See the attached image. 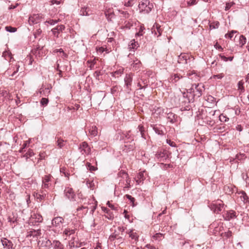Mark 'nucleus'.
<instances>
[{"label": "nucleus", "instance_id": "obj_31", "mask_svg": "<svg viewBox=\"0 0 249 249\" xmlns=\"http://www.w3.org/2000/svg\"><path fill=\"white\" fill-rule=\"evenodd\" d=\"M219 119L221 122H226L229 121V118L224 114H221L219 116Z\"/></svg>", "mask_w": 249, "mask_h": 249}, {"label": "nucleus", "instance_id": "obj_48", "mask_svg": "<svg viewBox=\"0 0 249 249\" xmlns=\"http://www.w3.org/2000/svg\"><path fill=\"white\" fill-rule=\"evenodd\" d=\"M237 33L236 31L232 30L231 32H230L229 33L226 34L225 35V36L226 38H229L231 39L232 37L233 34L235 33Z\"/></svg>", "mask_w": 249, "mask_h": 249}, {"label": "nucleus", "instance_id": "obj_28", "mask_svg": "<svg viewBox=\"0 0 249 249\" xmlns=\"http://www.w3.org/2000/svg\"><path fill=\"white\" fill-rule=\"evenodd\" d=\"M133 26V23L131 21H125L124 23V25L121 27V29H130L131 27Z\"/></svg>", "mask_w": 249, "mask_h": 249}, {"label": "nucleus", "instance_id": "obj_62", "mask_svg": "<svg viewBox=\"0 0 249 249\" xmlns=\"http://www.w3.org/2000/svg\"><path fill=\"white\" fill-rule=\"evenodd\" d=\"M167 143L169 144L171 146L176 147V144L175 142L170 140H167Z\"/></svg>", "mask_w": 249, "mask_h": 249}, {"label": "nucleus", "instance_id": "obj_63", "mask_svg": "<svg viewBox=\"0 0 249 249\" xmlns=\"http://www.w3.org/2000/svg\"><path fill=\"white\" fill-rule=\"evenodd\" d=\"M101 74L100 71H96L94 72L93 75L97 79H99V77Z\"/></svg>", "mask_w": 249, "mask_h": 249}, {"label": "nucleus", "instance_id": "obj_7", "mask_svg": "<svg viewBox=\"0 0 249 249\" xmlns=\"http://www.w3.org/2000/svg\"><path fill=\"white\" fill-rule=\"evenodd\" d=\"M64 195L66 197L70 200L71 201H74L75 194L71 188L67 187L64 191Z\"/></svg>", "mask_w": 249, "mask_h": 249}, {"label": "nucleus", "instance_id": "obj_61", "mask_svg": "<svg viewBox=\"0 0 249 249\" xmlns=\"http://www.w3.org/2000/svg\"><path fill=\"white\" fill-rule=\"evenodd\" d=\"M88 169L90 171H94L95 170V168L92 166L90 163L87 162V163Z\"/></svg>", "mask_w": 249, "mask_h": 249}, {"label": "nucleus", "instance_id": "obj_47", "mask_svg": "<svg viewBox=\"0 0 249 249\" xmlns=\"http://www.w3.org/2000/svg\"><path fill=\"white\" fill-rule=\"evenodd\" d=\"M137 178H138V180H140V182L142 181L144 179V172H140L139 173L138 176H137Z\"/></svg>", "mask_w": 249, "mask_h": 249}, {"label": "nucleus", "instance_id": "obj_8", "mask_svg": "<svg viewBox=\"0 0 249 249\" xmlns=\"http://www.w3.org/2000/svg\"><path fill=\"white\" fill-rule=\"evenodd\" d=\"M42 16L40 14H33L29 18V22L30 24H37L41 21Z\"/></svg>", "mask_w": 249, "mask_h": 249}, {"label": "nucleus", "instance_id": "obj_30", "mask_svg": "<svg viewBox=\"0 0 249 249\" xmlns=\"http://www.w3.org/2000/svg\"><path fill=\"white\" fill-rule=\"evenodd\" d=\"M74 232H75L74 230L67 228L64 230L63 233L67 236H70L71 234H74Z\"/></svg>", "mask_w": 249, "mask_h": 249}, {"label": "nucleus", "instance_id": "obj_25", "mask_svg": "<svg viewBox=\"0 0 249 249\" xmlns=\"http://www.w3.org/2000/svg\"><path fill=\"white\" fill-rule=\"evenodd\" d=\"M131 143L129 144H125L124 145V147H125V148H124L123 149V150H125L126 152H127L128 151H131V150H133L134 148H135V146H134V143L132 142H130Z\"/></svg>", "mask_w": 249, "mask_h": 249}, {"label": "nucleus", "instance_id": "obj_55", "mask_svg": "<svg viewBox=\"0 0 249 249\" xmlns=\"http://www.w3.org/2000/svg\"><path fill=\"white\" fill-rule=\"evenodd\" d=\"M155 34L156 35L157 34V33L159 34L158 36H160L161 34V30L160 26H158V25H156V30H154Z\"/></svg>", "mask_w": 249, "mask_h": 249}, {"label": "nucleus", "instance_id": "obj_3", "mask_svg": "<svg viewBox=\"0 0 249 249\" xmlns=\"http://www.w3.org/2000/svg\"><path fill=\"white\" fill-rule=\"evenodd\" d=\"M224 204L221 200H217L216 201L210 204L209 207L214 213H219L224 208Z\"/></svg>", "mask_w": 249, "mask_h": 249}, {"label": "nucleus", "instance_id": "obj_19", "mask_svg": "<svg viewBox=\"0 0 249 249\" xmlns=\"http://www.w3.org/2000/svg\"><path fill=\"white\" fill-rule=\"evenodd\" d=\"M130 131L126 132L125 134H124V137H123V139L125 143H127L128 142H132L134 140L133 137L130 134Z\"/></svg>", "mask_w": 249, "mask_h": 249}, {"label": "nucleus", "instance_id": "obj_34", "mask_svg": "<svg viewBox=\"0 0 249 249\" xmlns=\"http://www.w3.org/2000/svg\"><path fill=\"white\" fill-rule=\"evenodd\" d=\"M51 178L52 176L51 175H45L42 178V182L50 183V182L51 181Z\"/></svg>", "mask_w": 249, "mask_h": 249}, {"label": "nucleus", "instance_id": "obj_46", "mask_svg": "<svg viewBox=\"0 0 249 249\" xmlns=\"http://www.w3.org/2000/svg\"><path fill=\"white\" fill-rule=\"evenodd\" d=\"M5 30L10 33H14L15 32L17 29L15 27H13L11 26H6L5 27Z\"/></svg>", "mask_w": 249, "mask_h": 249}, {"label": "nucleus", "instance_id": "obj_33", "mask_svg": "<svg viewBox=\"0 0 249 249\" xmlns=\"http://www.w3.org/2000/svg\"><path fill=\"white\" fill-rule=\"evenodd\" d=\"M118 176L119 177H121V178H127L128 177L127 173L124 170L120 171L119 172V173L118 174Z\"/></svg>", "mask_w": 249, "mask_h": 249}, {"label": "nucleus", "instance_id": "obj_6", "mask_svg": "<svg viewBox=\"0 0 249 249\" xmlns=\"http://www.w3.org/2000/svg\"><path fill=\"white\" fill-rule=\"evenodd\" d=\"M171 153L165 149L160 150L157 151L156 157L160 161H164L167 158L169 157Z\"/></svg>", "mask_w": 249, "mask_h": 249}, {"label": "nucleus", "instance_id": "obj_4", "mask_svg": "<svg viewBox=\"0 0 249 249\" xmlns=\"http://www.w3.org/2000/svg\"><path fill=\"white\" fill-rule=\"evenodd\" d=\"M194 58L191 57L188 54L181 53L178 56V62L180 64L191 65V62L193 61Z\"/></svg>", "mask_w": 249, "mask_h": 249}, {"label": "nucleus", "instance_id": "obj_20", "mask_svg": "<svg viewBox=\"0 0 249 249\" xmlns=\"http://www.w3.org/2000/svg\"><path fill=\"white\" fill-rule=\"evenodd\" d=\"M55 139H57L56 142V144L58 148H62L65 145V143L67 142V141L63 140L60 137H56Z\"/></svg>", "mask_w": 249, "mask_h": 249}, {"label": "nucleus", "instance_id": "obj_15", "mask_svg": "<svg viewBox=\"0 0 249 249\" xmlns=\"http://www.w3.org/2000/svg\"><path fill=\"white\" fill-rule=\"evenodd\" d=\"M65 29V27L64 25H58L56 27L52 29V32L53 34L55 36L57 37H58V34L60 32H63Z\"/></svg>", "mask_w": 249, "mask_h": 249}, {"label": "nucleus", "instance_id": "obj_22", "mask_svg": "<svg viewBox=\"0 0 249 249\" xmlns=\"http://www.w3.org/2000/svg\"><path fill=\"white\" fill-rule=\"evenodd\" d=\"M104 212L107 214L106 215V217L109 220H112L114 218V214L109 209L107 208H104Z\"/></svg>", "mask_w": 249, "mask_h": 249}, {"label": "nucleus", "instance_id": "obj_40", "mask_svg": "<svg viewBox=\"0 0 249 249\" xmlns=\"http://www.w3.org/2000/svg\"><path fill=\"white\" fill-rule=\"evenodd\" d=\"M219 22L218 21H214L210 24V28L211 29H217L219 26Z\"/></svg>", "mask_w": 249, "mask_h": 249}, {"label": "nucleus", "instance_id": "obj_17", "mask_svg": "<svg viewBox=\"0 0 249 249\" xmlns=\"http://www.w3.org/2000/svg\"><path fill=\"white\" fill-rule=\"evenodd\" d=\"M167 119L171 123H174L177 121L178 115L172 112L167 113Z\"/></svg>", "mask_w": 249, "mask_h": 249}, {"label": "nucleus", "instance_id": "obj_50", "mask_svg": "<svg viewBox=\"0 0 249 249\" xmlns=\"http://www.w3.org/2000/svg\"><path fill=\"white\" fill-rule=\"evenodd\" d=\"M0 94L2 96H3L5 98H9V93L8 91L5 90H3L1 91Z\"/></svg>", "mask_w": 249, "mask_h": 249}, {"label": "nucleus", "instance_id": "obj_21", "mask_svg": "<svg viewBox=\"0 0 249 249\" xmlns=\"http://www.w3.org/2000/svg\"><path fill=\"white\" fill-rule=\"evenodd\" d=\"M53 249H64V246L58 240H53L52 243V246Z\"/></svg>", "mask_w": 249, "mask_h": 249}, {"label": "nucleus", "instance_id": "obj_18", "mask_svg": "<svg viewBox=\"0 0 249 249\" xmlns=\"http://www.w3.org/2000/svg\"><path fill=\"white\" fill-rule=\"evenodd\" d=\"M142 65L141 62L138 59L133 61V63L131 64V69L133 71L139 70Z\"/></svg>", "mask_w": 249, "mask_h": 249}, {"label": "nucleus", "instance_id": "obj_2", "mask_svg": "<svg viewBox=\"0 0 249 249\" xmlns=\"http://www.w3.org/2000/svg\"><path fill=\"white\" fill-rule=\"evenodd\" d=\"M153 8V4L148 0H142L139 4V8L140 12H143L145 13H149Z\"/></svg>", "mask_w": 249, "mask_h": 249}, {"label": "nucleus", "instance_id": "obj_43", "mask_svg": "<svg viewBox=\"0 0 249 249\" xmlns=\"http://www.w3.org/2000/svg\"><path fill=\"white\" fill-rule=\"evenodd\" d=\"M246 42V37L243 36V35L240 36H239V45H241V46H242L244 45Z\"/></svg>", "mask_w": 249, "mask_h": 249}, {"label": "nucleus", "instance_id": "obj_51", "mask_svg": "<svg viewBox=\"0 0 249 249\" xmlns=\"http://www.w3.org/2000/svg\"><path fill=\"white\" fill-rule=\"evenodd\" d=\"M138 128L139 129V131L141 133V135L142 136V137L144 138V127L142 125H139L138 126Z\"/></svg>", "mask_w": 249, "mask_h": 249}, {"label": "nucleus", "instance_id": "obj_56", "mask_svg": "<svg viewBox=\"0 0 249 249\" xmlns=\"http://www.w3.org/2000/svg\"><path fill=\"white\" fill-rule=\"evenodd\" d=\"M234 4V2H228L226 4L225 9L226 11L229 10L231 7Z\"/></svg>", "mask_w": 249, "mask_h": 249}, {"label": "nucleus", "instance_id": "obj_44", "mask_svg": "<svg viewBox=\"0 0 249 249\" xmlns=\"http://www.w3.org/2000/svg\"><path fill=\"white\" fill-rule=\"evenodd\" d=\"M246 158V156L245 154L240 153V154H237L236 155L235 159H237L238 160H241L245 159Z\"/></svg>", "mask_w": 249, "mask_h": 249}, {"label": "nucleus", "instance_id": "obj_49", "mask_svg": "<svg viewBox=\"0 0 249 249\" xmlns=\"http://www.w3.org/2000/svg\"><path fill=\"white\" fill-rule=\"evenodd\" d=\"M154 130H155V132L158 134V135H164V132L163 130H160L159 128L157 127H154Z\"/></svg>", "mask_w": 249, "mask_h": 249}, {"label": "nucleus", "instance_id": "obj_26", "mask_svg": "<svg viewBox=\"0 0 249 249\" xmlns=\"http://www.w3.org/2000/svg\"><path fill=\"white\" fill-rule=\"evenodd\" d=\"M243 85L244 82L242 80L239 81L237 84L238 89L240 91V93H242L245 91V88Z\"/></svg>", "mask_w": 249, "mask_h": 249}, {"label": "nucleus", "instance_id": "obj_54", "mask_svg": "<svg viewBox=\"0 0 249 249\" xmlns=\"http://www.w3.org/2000/svg\"><path fill=\"white\" fill-rule=\"evenodd\" d=\"M49 102L47 98H42L41 100L40 103L42 106H46Z\"/></svg>", "mask_w": 249, "mask_h": 249}, {"label": "nucleus", "instance_id": "obj_32", "mask_svg": "<svg viewBox=\"0 0 249 249\" xmlns=\"http://www.w3.org/2000/svg\"><path fill=\"white\" fill-rule=\"evenodd\" d=\"M145 28L143 26L141 25L139 30V32L136 34V37L141 36L143 35V30Z\"/></svg>", "mask_w": 249, "mask_h": 249}, {"label": "nucleus", "instance_id": "obj_13", "mask_svg": "<svg viewBox=\"0 0 249 249\" xmlns=\"http://www.w3.org/2000/svg\"><path fill=\"white\" fill-rule=\"evenodd\" d=\"M41 234V230L38 229L37 230H35L34 229H31V230L27 231L26 237L27 238L33 237H38L40 236Z\"/></svg>", "mask_w": 249, "mask_h": 249}, {"label": "nucleus", "instance_id": "obj_37", "mask_svg": "<svg viewBox=\"0 0 249 249\" xmlns=\"http://www.w3.org/2000/svg\"><path fill=\"white\" fill-rule=\"evenodd\" d=\"M34 155V153L32 149H29L28 152L23 155V157L26 158V159L27 160L29 157H32Z\"/></svg>", "mask_w": 249, "mask_h": 249}, {"label": "nucleus", "instance_id": "obj_57", "mask_svg": "<svg viewBox=\"0 0 249 249\" xmlns=\"http://www.w3.org/2000/svg\"><path fill=\"white\" fill-rule=\"evenodd\" d=\"M224 76V74L223 73H220V74H218L213 75V78H214V79L217 78V79H221Z\"/></svg>", "mask_w": 249, "mask_h": 249}, {"label": "nucleus", "instance_id": "obj_16", "mask_svg": "<svg viewBox=\"0 0 249 249\" xmlns=\"http://www.w3.org/2000/svg\"><path fill=\"white\" fill-rule=\"evenodd\" d=\"M46 192L45 190L40 191V193H35L34 196L39 201H41L45 199L46 196Z\"/></svg>", "mask_w": 249, "mask_h": 249}, {"label": "nucleus", "instance_id": "obj_45", "mask_svg": "<svg viewBox=\"0 0 249 249\" xmlns=\"http://www.w3.org/2000/svg\"><path fill=\"white\" fill-rule=\"evenodd\" d=\"M138 43L137 42H135V40L133 39V40L131 41V44L129 45V48L130 49H136L138 47Z\"/></svg>", "mask_w": 249, "mask_h": 249}, {"label": "nucleus", "instance_id": "obj_58", "mask_svg": "<svg viewBox=\"0 0 249 249\" xmlns=\"http://www.w3.org/2000/svg\"><path fill=\"white\" fill-rule=\"evenodd\" d=\"M197 2V0H190L187 2V4L188 5H193L196 4Z\"/></svg>", "mask_w": 249, "mask_h": 249}, {"label": "nucleus", "instance_id": "obj_39", "mask_svg": "<svg viewBox=\"0 0 249 249\" xmlns=\"http://www.w3.org/2000/svg\"><path fill=\"white\" fill-rule=\"evenodd\" d=\"M88 7H83L81 9L80 11V14L82 16H88L89 15L88 12L87 11Z\"/></svg>", "mask_w": 249, "mask_h": 249}, {"label": "nucleus", "instance_id": "obj_42", "mask_svg": "<svg viewBox=\"0 0 249 249\" xmlns=\"http://www.w3.org/2000/svg\"><path fill=\"white\" fill-rule=\"evenodd\" d=\"M119 236V234L116 233V231H115L109 237V239L111 241H114L115 239L117 240V237Z\"/></svg>", "mask_w": 249, "mask_h": 249}, {"label": "nucleus", "instance_id": "obj_23", "mask_svg": "<svg viewBox=\"0 0 249 249\" xmlns=\"http://www.w3.org/2000/svg\"><path fill=\"white\" fill-rule=\"evenodd\" d=\"M31 217L32 219H34L35 220L36 222L40 223L43 220V217L40 214L34 213L33 215H31Z\"/></svg>", "mask_w": 249, "mask_h": 249}, {"label": "nucleus", "instance_id": "obj_9", "mask_svg": "<svg viewBox=\"0 0 249 249\" xmlns=\"http://www.w3.org/2000/svg\"><path fill=\"white\" fill-rule=\"evenodd\" d=\"M79 149L82 154L88 155L90 152V148L86 142H83L80 144Z\"/></svg>", "mask_w": 249, "mask_h": 249}, {"label": "nucleus", "instance_id": "obj_12", "mask_svg": "<svg viewBox=\"0 0 249 249\" xmlns=\"http://www.w3.org/2000/svg\"><path fill=\"white\" fill-rule=\"evenodd\" d=\"M184 77L183 75H181L179 73H173L171 75V76L169 78V81L171 83L174 84H177L180 79L183 78Z\"/></svg>", "mask_w": 249, "mask_h": 249}, {"label": "nucleus", "instance_id": "obj_35", "mask_svg": "<svg viewBox=\"0 0 249 249\" xmlns=\"http://www.w3.org/2000/svg\"><path fill=\"white\" fill-rule=\"evenodd\" d=\"M129 237L135 241L138 240V236L136 232H134L133 231H131L129 233Z\"/></svg>", "mask_w": 249, "mask_h": 249}, {"label": "nucleus", "instance_id": "obj_24", "mask_svg": "<svg viewBox=\"0 0 249 249\" xmlns=\"http://www.w3.org/2000/svg\"><path fill=\"white\" fill-rule=\"evenodd\" d=\"M41 245L42 247L50 248L52 246V243L49 239H45L42 240Z\"/></svg>", "mask_w": 249, "mask_h": 249}, {"label": "nucleus", "instance_id": "obj_14", "mask_svg": "<svg viewBox=\"0 0 249 249\" xmlns=\"http://www.w3.org/2000/svg\"><path fill=\"white\" fill-rule=\"evenodd\" d=\"M1 242L4 248L6 249H13V243L5 238L1 239Z\"/></svg>", "mask_w": 249, "mask_h": 249}, {"label": "nucleus", "instance_id": "obj_11", "mask_svg": "<svg viewBox=\"0 0 249 249\" xmlns=\"http://www.w3.org/2000/svg\"><path fill=\"white\" fill-rule=\"evenodd\" d=\"M237 217L236 213L233 210L226 211L223 214V217L225 220L230 221L231 219L235 218Z\"/></svg>", "mask_w": 249, "mask_h": 249}, {"label": "nucleus", "instance_id": "obj_27", "mask_svg": "<svg viewBox=\"0 0 249 249\" xmlns=\"http://www.w3.org/2000/svg\"><path fill=\"white\" fill-rule=\"evenodd\" d=\"M89 132L90 135L93 136H95L98 134L97 128L96 126H92L89 130Z\"/></svg>", "mask_w": 249, "mask_h": 249}, {"label": "nucleus", "instance_id": "obj_36", "mask_svg": "<svg viewBox=\"0 0 249 249\" xmlns=\"http://www.w3.org/2000/svg\"><path fill=\"white\" fill-rule=\"evenodd\" d=\"M219 56L222 59V60H223V61H224L225 62H227L228 61H232V60L233 59V56H230V57H227L225 56H224L221 54H219Z\"/></svg>", "mask_w": 249, "mask_h": 249}, {"label": "nucleus", "instance_id": "obj_53", "mask_svg": "<svg viewBox=\"0 0 249 249\" xmlns=\"http://www.w3.org/2000/svg\"><path fill=\"white\" fill-rule=\"evenodd\" d=\"M58 20H53V19H50L49 20H46L44 22V23H48L50 25H54L55 24L58 22Z\"/></svg>", "mask_w": 249, "mask_h": 249}, {"label": "nucleus", "instance_id": "obj_29", "mask_svg": "<svg viewBox=\"0 0 249 249\" xmlns=\"http://www.w3.org/2000/svg\"><path fill=\"white\" fill-rule=\"evenodd\" d=\"M241 194L242 195L240 197L242 200L245 203L249 202V197L246 193L245 192H242Z\"/></svg>", "mask_w": 249, "mask_h": 249}, {"label": "nucleus", "instance_id": "obj_5", "mask_svg": "<svg viewBox=\"0 0 249 249\" xmlns=\"http://www.w3.org/2000/svg\"><path fill=\"white\" fill-rule=\"evenodd\" d=\"M133 74L132 73L126 74L124 79V87L126 88V91L127 93L131 90V85L133 80Z\"/></svg>", "mask_w": 249, "mask_h": 249}, {"label": "nucleus", "instance_id": "obj_41", "mask_svg": "<svg viewBox=\"0 0 249 249\" xmlns=\"http://www.w3.org/2000/svg\"><path fill=\"white\" fill-rule=\"evenodd\" d=\"M163 235L162 233H157L153 236V238L157 240H161L163 238Z\"/></svg>", "mask_w": 249, "mask_h": 249}, {"label": "nucleus", "instance_id": "obj_1", "mask_svg": "<svg viewBox=\"0 0 249 249\" xmlns=\"http://www.w3.org/2000/svg\"><path fill=\"white\" fill-rule=\"evenodd\" d=\"M204 90V86L202 84H194L192 88L188 90L186 96L188 98V102H194L195 98L200 97Z\"/></svg>", "mask_w": 249, "mask_h": 249}, {"label": "nucleus", "instance_id": "obj_38", "mask_svg": "<svg viewBox=\"0 0 249 249\" xmlns=\"http://www.w3.org/2000/svg\"><path fill=\"white\" fill-rule=\"evenodd\" d=\"M189 77H190L191 79H193L195 81L199 80V77L197 76L196 72H192L188 73Z\"/></svg>", "mask_w": 249, "mask_h": 249}, {"label": "nucleus", "instance_id": "obj_10", "mask_svg": "<svg viewBox=\"0 0 249 249\" xmlns=\"http://www.w3.org/2000/svg\"><path fill=\"white\" fill-rule=\"evenodd\" d=\"M63 222L64 219L62 217L57 216L53 219L52 221V224L56 228L60 229Z\"/></svg>", "mask_w": 249, "mask_h": 249}, {"label": "nucleus", "instance_id": "obj_60", "mask_svg": "<svg viewBox=\"0 0 249 249\" xmlns=\"http://www.w3.org/2000/svg\"><path fill=\"white\" fill-rule=\"evenodd\" d=\"M214 47L216 49H218L220 51H223V48L217 42L214 44Z\"/></svg>", "mask_w": 249, "mask_h": 249}, {"label": "nucleus", "instance_id": "obj_59", "mask_svg": "<svg viewBox=\"0 0 249 249\" xmlns=\"http://www.w3.org/2000/svg\"><path fill=\"white\" fill-rule=\"evenodd\" d=\"M124 235L123 234V235H122V234H121V235H120V234H119V236L117 237V240H119V242L122 243L124 241Z\"/></svg>", "mask_w": 249, "mask_h": 249}, {"label": "nucleus", "instance_id": "obj_52", "mask_svg": "<svg viewBox=\"0 0 249 249\" xmlns=\"http://www.w3.org/2000/svg\"><path fill=\"white\" fill-rule=\"evenodd\" d=\"M105 15H106V17L107 18L108 20H111V18H112L114 16V14L112 13H107V12H105Z\"/></svg>", "mask_w": 249, "mask_h": 249}, {"label": "nucleus", "instance_id": "obj_64", "mask_svg": "<svg viewBox=\"0 0 249 249\" xmlns=\"http://www.w3.org/2000/svg\"><path fill=\"white\" fill-rule=\"evenodd\" d=\"M125 228L124 227H118V228H117L118 231L119 232H121L122 235H123L124 232V231L125 230Z\"/></svg>", "mask_w": 249, "mask_h": 249}]
</instances>
